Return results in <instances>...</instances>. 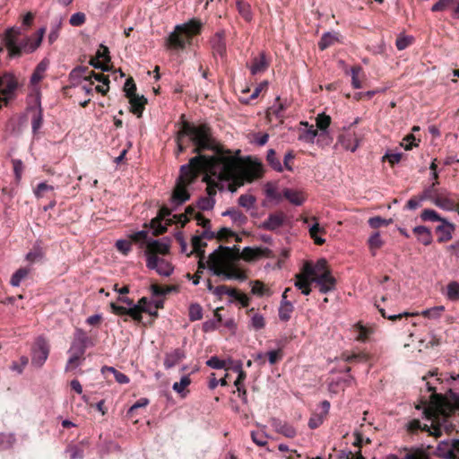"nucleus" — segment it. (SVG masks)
I'll list each match as a JSON object with an SVG mask.
<instances>
[{"instance_id":"obj_4","label":"nucleus","mask_w":459,"mask_h":459,"mask_svg":"<svg viewBox=\"0 0 459 459\" xmlns=\"http://www.w3.org/2000/svg\"><path fill=\"white\" fill-rule=\"evenodd\" d=\"M428 390L431 392L429 403L424 408L423 415L426 419H437L438 415L445 418H450L459 411V394L449 390V396L445 397L436 392L429 382L426 383Z\"/></svg>"},{"instance_id":"obj_51","label":"nucleus","mask_w":459,"mask_h":459,"mask_svg":"<svg viewBox=\"0 0 459 459\" xmlns=\"http://www.w3.org/2000/svg\"><path fill=\"white\" fill-rule=\"evenodd\" d=\"M251 292L254 294V295H257V296H264V295H270V290L268 288L265 287V285L260 281H253V286H252V289H251Z\"/></svg>"},{"instance_id":"obj_40","label":"nucleus","mask_w":459,"mask_h":459,"mask_svg":"<svg viewBox=\"0 0 459 459\" xmlns=\"http://www.w3.org/2000/svg\"><path fill=\"white\" fill-rule=\"evenodd\" d=\"M43 124L42 109L39 107L38 109L34 110L31 117V127L33 134H36Z\"/></svg>"},{"instance_id":"obj_59","label":"nucleus","mask_w":459,"mask_h":459,"mask_svg":"<svg viewBox=\"0 0 459 459\" xmlns=\"http://www.w3.org/2000/svg\"><path fill=\"white\" fill-rule=\"evenodd\" d=\"M413 42V38L411 36L400 35L395 41V46L398 50H403L411 46Z\"/></svg>"},{"instance_id":"obj_11","label":"nucleus","mask_w":459,"mask_h":459,"mask_svg":"<svg viewBox=\"0 0 459 459\" xmlns=\"http://www.w3.org/2000/svg\"><path fill=\"white\" fill-rule=\"evenodd\" d=\"M49 354V345L43 337H39L32 348L31 363L36 367H41Z\"/></svg>"},{"instance_id":"obj_6","label":"nucleus","mask_w":459,"mask_h":459,"mask_svg":"<svg viewBox=\"0 0 459 459\" xmlns=\"http://www.w3.org/2000/svg\"><path fill=\"white\" fill-rule=\"evenodd\" d=\"M203 23L198 19H191L187 22L177 25L166 39L168 48L182 50L192 44L193 38L201 34Z\"/></svg>"},{"instance_id":"obj_5","label":"nucleus","mask_w":459,"mask_h":459,"mask_svg":"<svg viewBox=\"0 0 459 459\" xmlns=\"http://www.w3.org/2000/svg\"><path fill=\"white\" fill-rule=\"evenodd\" d=\"M232 256L231 248L220 246L209 255L208 268L214 275L223 276L224 279L245 281L247 278V273L243 270L228 264Z\"/></svg>"},{"instance_id":"obj_54","label":"nucleus","mask_w":459,"mask_h":459,"mask_svg":"<svg viewBox=\"0 0 459 459\" xmlns=\"http://www.w3.org/2000/svg\"><path fill=\"white\" fill-rule=\"evenodd\" d=\"M455 5V0H439L436 3L432 8V12H441L445 10H450Z\"/></svg>"},{"instance_id":"obj_49","label":"nucleus","mask_w":459,"mask_h":459,"mask_svg":"<svg viewBox=\"0 0 459 459\" xmlns=\"http://www.w3.org/2000/svg\"><path fill=\"white\" fill-rule=\"evenodd\" d=\"M420 219L423 221H440V222L442 221V220H444L443 218H441L439 216V214L436 211L431 210V209L423 210L420 214Z\"/></svg>"},{"instance_id":"obj_16","label":"nucleus","mask_w":459,"mask_h":459,"mask_svg":"<svg viewBox=\"0 0 459 459\" xmlns=\"http://www.w3.org/2000/svg\"><path fill=\"white\" fill-rule=\"evenodd\" d=\"M171 211L167 206L160 208L158 215L151 221V227L155 236L161 235L166 232L167 228L161 224V221L169 216Z\"/></svg>"},{"instance_id":"obj_31","label":"nucleus","mask_w":459,"mask_h":459,"mask_svg":"<svg viewBox=\"0 0 459 459\" xmlns=\"http://www.w3.org/2000/svg\"><path fill=\"white\" fill-rule=\"evenodd\" d=\"M284 197L295 205H300L305 201L303 194L299 191L286 188L283 191Z\"/></svg>"},{"instance_id":"obj_21","label":"nucleus","mask_w":459,"mask_h":459,"mask_svg":"<svg viewBox=\"0 0 459 459\" xmlns=\"http://www.w3.org/2000/svg\"><path fill=\"white\" fill-rule=\"evenodd\" d=\"M169 251V246L160 240L149 241L146 246L147 257H158V255H166Z\"/></svg>"},{"instance_id":"obj_45","label":"nucleus","mask_w":459,"mask_h":459,"mask_svg":"<svg viewBox=\"0 0 459 459\" xmlns=\"http://www.w3.org/2000/svg\"><path fill=\"white\" fill-rule=\"evenodd\" d=\"M205 176L204 177V181L207 184L206 192L208 196L207 197H212L216 195L217 191L216 188L218 187V183H216L214 180L211 178L212 175L211 173L204 172Z\"/></svg>"},{"instance_id":"obj_61","label":"nucleus","mask_w":459,"mask_h":459,"mask_svg":"<svg viewBox=\"0 0 459 459\" xmlns=\"http://www.w3.org/2000/svg\"><path fill=\"white\" fill-rule=\"evenodd\" d=\"M325 419V417L324 416V414H321L319 412L313 413L308 420V427L311 429H317L320 425L323 424Z\"/></svg>"},{"instance_id":"obj_23","label":"nucleus","mask_w":459,"mask_h":459,"mask_svg":"<svg viewBox=\"0 0 459 459\" xmlns=\"http://www.w3.org/2000/svg\"><path fill=\"white\" fill-rule=\"evenodd\" d=\"M303 268L305 273L311 278L316 277V275H319L320 273H331L327 268V262L325 259L318 260L315 265L307 263Z\"/></svg>"},{"instance_id":"obj_63","label":"nucleus","mask_w":459,"mask_h":459,"mask_svg":"<svg viewBox=\"0 0 459 459\" xmlns=\"http://www.w3.org/2000/svg\"><path fill=\"white\" fill-rule=\"evenodd\" d=\"M255 203V197L252 195H241L238 198V204L244 208L249 209Z\"/></svg>"},{"instance_id":"obj_56","label":"nucleus","mask_w":459,"mask_h":459,"mask_svg":"<svg viewBox=\"0 0 459 459\" xmlns=\"http://www.w3.org/2000/svg\"><path fill=\"white\" fill-rule=\"evenodd\" d=\"M404 459H429L428 454L422 448L411 449Z\"/></svg>"},{"instance_id":"obj_12","label":"nucleus","mask_w":459,"mask_h":459,"mask_svg":"<svg viewBox=\"0 0 459 459\" xmlns=\"http://www.w3.org/2000/svg\"><path fill=\"white\" fill-rule=\"evenodd\" d=\"M109 62L110 56L108 48L103 45H100L95 56L91 58L90 65L101 71H107Z\"/></svg>"},{"instance_id":"obj_60","label":"nucleus","mask_w":459,"mask_h":459,"mask_svg":"<svg viewBox=\"0 0 459 459\" xmlns=\"http://www.w3.org/2000/svg\"><path fill=\"white\" fill-rule=\"evenodd\" d=\"M438 184L437 179L430 186L426 188L422 194L420 195V200H433L435 196L437 195V192L435 188L436 185Z\"/></svg>"},{"instance_id":"obj_44","label":"nucleus","mask_w":459,"mask_h":459,"mask_svg":"<svg viewBox=\"0 0 459 459\" xmlns=\"http://www.w3.org/2000/svg\"><path fill=\"white\" fill-rule=\"evenodd\" d=\"M445 311L444 306H437L431 308L426 309L421 312V315L424 317H428L429 319H437L441 316L442 313Z\"/></svg>"},{"instance_id":"obj_25","label":"nucleus","mask_w":459,"mask_h":459,"mask_svg":"<svg viewBox=\"0 0 459 459\" xmlns=\"http://www.w3.org/2000/svg\"><path fill=\"white\" fill-rule=\"evenodd\" d=\"M339 33L338 32H326L324 33L318 42V48L320 50H325L335 43L339 42Z\"/></svg>"},{"instance_id":"obj_20","label":"nucleus","mask_w":459,"mask_h":459,"mask_svg":"<svg viewBox=\"0 0 459 459\" xmlns=\"http://www.w3.org/2000/svg\"><path fill=\"white\" fill-rule=\"evenodd\" d=\"M455 225L448 222L445 219L436 228L437 241L440 243L447 242L452 238L453 232L455 231Z\"/></svg>"},{"instance_id":"obj_48","label":"nucleus","mask_w":459,"mask_h":459,"mask_svg":"<svg viewBox=\"0 0 459 459\" xmlns=\"http://www.w3.org/2000/svg\"><path fill=\"white\" fill-rule=\"evenodd\" d=\"M188 316H189L190 321H192V322L202 319V317H203L202 307L197 303L191 304L189 307V310H188Z\"/></svg>"},{"instance_id":"obj_47","label":"nucleus","mask_w":459,"mask_h":459,"mask_svg":"<svg viewBox=\"0 0 459 459\" xmlns=\"http://www.w3.org/2000/svg\"><path fill=\"white\" fill-rule=\"evenodd\" d=\"M277 432L289 438H293L297 435L295 428L288 423L280 424Z\"/></svg>"},{"instance_id":"obj_53","label":"nucleus","mask_w":459,"mask_h":459,"mask_svg":"<svg viewBox=\"0 0 459 459\" xmlns=\"http://www.w3.org/2000/svg\"><path fill=\"white\" fill-rule=\"evenodd\" d=\"M136 90H137V88H136L134 80L131 76L128 77L126 80V82L123 86V91L125 93V97L127 98V97H131L134 94H136Z\"/></svg>"},{"instance_id":"obj_42","label":"nucleus","mask_w":459,"mask_h":459,"mask_svg":"<svg viewBox=\"0 0 459 459\" xmlns=\"http://www.w3.org/2000/svg\"><path fill=\"white\" fill-rule=\"evenodd\" d=\"M446 297L452 301L459 299V282L454 281L447 284Z\"/></svg>"},{"instance_id":"obj_13","label":"nucleus","mask_w":459,"mask_h":459,"mask_svg":"<svg viewBox=\"0 0 459 459\" xmlns=\"http://www.w3.org/2000/svg\"><path fill=\"white\" fill-rule=\"evenodd\" d=\"M146 266L162 276H169L173 272L171 264L160 257H147Z\"/></svg>"},{"instance_id":"obj_52","label":"nucleus","mask_w":459,"mask_h":459,"mask_svg":"<svg viewBox=\"0 0 459 459\" xmlns=\"http://www.w3.org/2000/svg\"><path fill=\"white\" fill-rule=\"evenodd\" d=\"M331 121L332 119L330 116L325 115V113L319 114L316 118V127L321 131H325L331 125Z\"/></svg>"},{"instance_id":"obj_35","label":"nucleus","mask_w":459,"mask_h":459,"mask_svg":"<svg viewBox=\"0 0 459 459\" xmlns=\"http://www.w3.org/2000/svg\"><path fill=\"white\" fill-rule=\"evenodd\" d=\"M354 328L358 332L356 340L362 342H367L370 334L373 333V330L371 328L366 327L360 323H357L354 325Z\"/></svg>"},{"instance_id":"obj_7","label":"nucleus","mask_w":459,"mask_h":459,"mask_svg":"<svg viewBox=\"0 0 459 459\" xmlns=\"http://www.w3.org/2000/svg\"><path fill=\"white\" fill-rule=\"evenodd\" d=\"M21 33V29L18 27L9 28L5 31L4 41L11 58L20 56L23 52L32 53L40 45V39L25 37L20 39Z\"/></svg>"},{"instance_id":"obj_19","label":"nucleus","mask_w":459,"mask_h":459,"mask_svg":"<svg viewBox=\"0 0 459 459\" xmlns=\"http://www.w3.org/2000/svg\"><path fill=\"white\" fill-rule=\"evenodd\" d=\"M130 104V112L135 115L137 117L143 116L145 106L148 103L147 99L143 95L134 94L131 97L126 98Z\"/></svg>"},{"instance_id":"obj_3","label":"nucleus","mask_w":459,"mask_h":459,"mask_svg":"<svg viewBox=\"0 0 459 459\" xmlns=\"http://www.w3.org/2000/svg\"><path fill=\"white\" fill-rule=\"evenodd\" d=\"M204 163V156H195L189 160L187 164L181 166L180 174L171 197L173 203L181 204L190 198L186 187L197 179L201 172H206Z\"/></svg>"},{"instance_id":"obj_29","label":"nucleus","mask_w":459,"mask_h":459,"mask_svg":"<svg viewBox=\"0 0 459 459\" xmlns=\"http://www.w3.org/2000/svg\"><path fill=\"white\" fill-rule=\"evenodd\" d=\"M233 364L231 359L224 360L219 359L217 356L211 357L207 361L206 365L212 368L221 369L224 368L229 370Z\"/></svg>"},{"instance_id":"obj_64","label":"nucleus","mask_w":459,"mask_h":459,"mask_svg":"<svg viewBox=\"0 0 459 459\" xmlns=\"http://www.w3.org/2000/svg\"><path fill=\"white\" fill-rule=\"evenodd\" d=\"M215 200L212 197H201L198 201V207L203 211H209L213 208Z\"/></svg>"},{"instance_id":"obj_1","label":"nucleus","mask_w":459,"mask_h":459,"mask_svg":"<svg viewBox=\"0 0 459 459\" xmlns=\"http://www.w3.org/2000/svg\"><path fill=\"white\" fill-rule=\"evenodd\" d=\"M206 172L217 177L220 180H230L229 190L232 193L246 182H253L263 175L260 163L245 166L238 155H232L231 151L222 148L212 158L205 157Z\"/></svg>"},{"instance_id":"obj_62","label":"nucleus","mask_w":459,"mask_h":459,"mask_svg":"<svg viewBox=\"0 0 459 459\" xmlns=\"http://www.w3.org/2000/svg\"><path fill=\"white\" fill-rule=\"evenodd\" d=\"M15 438L13 435H6L0 433V450L11 448L13 445Z\"/></svg>"},{"instance_id":"obj_24","label":"nucleus","mask_w":459,"mask_h":459,"mask_svg":"<svg viewBox=\"0 0 459 459\" xmlns=\"http://www.w3.org/2000/svg\"><path fill=\"white\" fill-rule=\"evenodd\" d=\"M283 221L284 216L282 214L273 213L262 223L261 228L266 230H275L283 224Z\"/></svg>"},{"instance_id":"obj_43","label":"nucleus","mask_w":459,"mask_h":459,"mask_svg":"<svg viewBox=\"0 0 459 459\" xmlns=\"http://www.w3.org/2000/svg\"><path fill=\"white\" fill-rule=\"evenodd\" d=\"M191 244L193 247L191 253L195 252L197 255L200 254H205L204 247L207 246V244L203 241L202 237L194 236L191 239Z\"/></svg>"},{"instance_id":"obj_34","label":"nucleus","mask_w":459,"mask_h":459,"mask_svg":"<svg viewBox=\"0 0 459 459\" xmlns=\"http://www.w3.org/2000/svg\"><path fill=\"white\" fill-rule=\"evenodd\" d=\"M266 160L274 170L278 172H281L283 170V167L280 160L276 157V152L273 149H269L267 151Z\"/></svg>"},{"instance_id":"obj_26","label":"nucleus","mask_w":459,"mask_h":459,"mask_svg":"<svg viewBox=\"0 0 459 459\" xmlns=\"http://www.w3.org/2000/svg\"><path fill=\"white\" fill-rule=\"evenodd\" d=\"M413 233L417 237L418 240L425 246L429 245L432 241L431 232L425 226L415 227L413 229Z\"/></svg>"},{"instance_id":"obj_32","label":"nucleus","mask_w":459,"mask_h":459,"mask_svg":"<svg viewBox=\"0 0 459 459\" xmlns=\"http://www.w3.org/2000/svg\"><path fill=\"white\" fill-rule=\"evenodd\" d=\"M237 9H238L239 14L241 15V17L245 21H247V22L252 21L253 13H252L251 6L248 3H247L243 0H238L237 2Z\"/></svg>"},{"instance_id":"obj_58","label":"nucleus","mask_w":459,"mask_h":459,"mask_svg":"<svg viewBox=\"0 0 459 459\" xmlns=\"http://www.w3.org/2000/svg\"><path fill=\"white\" fill-rule=\"evenodd\" d=\"M213 294L218 296L220 299L223 295H228L230 297H232L233 294H237V290L236 289H231L230 287H228L227 285H220V286H217L214 289Z\"/></svg>"},{"instance_id":"obj_57","label":"nucleus","mask_w":459,"mask_h":459,"mask_svg":"<svg viewBox=\"0 0 459 459\" xmlns=\"http://www.w3.org/2000/svg\"><path fill=\"white\" fill-rule=\"evenodd\" d=\"M234 237L236 238V241H240V238L237 236L232 230H230L228 228H221L217 233H216V238L219 241L227 240L229 238Z\"/></svg>"},{"instance_id":"obj_36","label":"nucleus","mask_w":459,"mask_h":459,"mask_svg":"<svg viewBox=\"0 0 459 459\" xmlns=\"http://www.w3.org/2000/svg\"><path fill=\"white\" fill-rule=\"evenodd\" d=\"M340 142L345 149L355 152L359 146L358 139L355 135H343L340 138Z\"/></svg>"},{"instance_id":"obj_55","label":"nucleus","mask_w":459,"mask_h":459,"mask_svg":"<svg viewBox=\"0 0 459 459\" xmlns=\"http://www.w3.org/2000/svg\"><path fill=\"white\" fill-rule=\"evenodd\" d=\"M392 221H393L392 219L385 220L380 216H375V217L369 218L368 225L372 229H378L380 227L389 225L390 223H392Z\"/></svg>"},{"instance_id":"obj_41","label":"nucleus","mask_w":459,"mask_h":459,"mask_svg":"<svg viewBox=\"0 0 459 459\" xmlns=\"http://www.w3.org/2000/svg\"><path fill=\"white\" fill-rule=\"evenodd\" d=\"M318 233H325V230L323 228H320L319 224L316 222L309 229L310 237L314 239L316 245H323L325 240L317 236Z\"/></svg>"},{"instance_id":"obj_38","label":"nucleus","mask_w":459,"mask_h":459,"mask_svg":"<svg viewBox=\"0 0 459 459\" xmlns=\"http://www.w3.org/2000/svg\"><path fill=\"white\" fill-rule=\"evenodd\" d=\"M230 369L238 373V377L234 382L235 386L243 385L245 379L247 378V373L242 368V363L238 361L236 364H232Z\"/></svg>"},{"instance_id":"obj_37","label":"nucleus","mask_w":459,"mask_h":459,"mask_svg":"<svg viewBox=\"0 0 459 459\" xmlns=\"http://www.w3.org/2000/svg\"><path fill=\"white\" fill-rule=\"evenodd\" d=\"M191 384V378L189 375L183 376L179 382H175L173 384V390L178 394H180L182 397L186 395L185 390Z\"/></svg>"},{"instance_id":"obj_50","label":"nucleus","mask_w":459,"mask_h":459,"mask_svg":"<svg viewBox=\"0 0 459 459\" xmlns=\"http://www.w3.org/2000/svg\"><path fill=\"white\" fill-rule=\"evenodd\" d=\"M48 68V62L42 60L38 64L34 73L31 75V82H37L43 78V74L46 72Z\"/></svg>"},{"instance_id":"obj_18","label":"nucleus","mask_w":459,"mask_h":459,"mask_svg":"<svg viewBox=\"0 0 459 459\" xmlns=\"http://www.w3.org/2000/svg\"><path fill=\"white\" fill-rule=\"evenodd\" d=\"M211 46L213 56H220L225 58L227 56L226 41L223 31H218L211 39Z\"/></svg>"},{"instance_id":"obj_2","label":"nucleus","mask_w":459,"mask_h":459,"mask_svg":"<svg viewBox=\"0 0 459 459\" xmlns=\"http://www.w3.org/2000/svg\"><path fill=\"white\" fill-rule=\"evenodd\" d=\"M188 136L194 144L192 153L195 156H204L208 159L217 155L223 146L213 138L212 129L207 124L195 126L189 122H183L182 127L177 135L178 152H184L186 146L183 145V138Z\"/></svg>"},{"instance_id":"obj_22","label":"nucleus","mask_w":459,"mask_h":459,"mask_svg":"<svg viewBox=\"0 0 459 459\" xmlns=\"http://www.w3.org/2000/svg\"><path fill=\"white\" fill-rule=\"evenodd\" d=\"M186 358L184 350L177 348L170 352L166 353L164 359V367L166 368H171L178 365L181 360Z\"/></svg>"},{"instance_id":"obj_28","label":"nucleus","mask_w":459,"mask_h":459,"mask_svg":"<svg viewBox=\"0 0 459 459\" xmlns=\"http://www.w3.org/2000/svg\"><path fill=\"white\" fill-rule=\"evenodd\" d=\"M267 251H268V249L264 250L259 247L253 248V247H247L243 249V251L241 253V256L246 261H254V260L259 258L260 256H262L264 254V252H267Z\"/></svg>"},{"instance_id":"obj_14","label":"nucleus","mask_w":459,"mask_h":459,"mask_svg":"<svg viewBox=\"0 0 459 459\" xmlns=\"http://www.w3.org/2000/svg\"><path fill=\"white\" fill-rule=\"evenodd\" d=\"M122 302L126 303L130 306L129 308L123 307L121 306L117 305V315H128L134 320L140 322L142 320V313L147 312L145 307H141L140 306L133 305V300L128 298H119Z\"/></svg>"},{"instance_id":"obj_8","label":"nucleus","mask_w":459,"mask_h":459,"mask_svg":"<svg viewBox=\"0 0 459 459\" xmlns=\"http://www.w3.org/2000/svg\"><path fill=\"white\" fill-rule=\"evenodd\" d=\"M70 78L73 81H78V90L82 91L87 94L91 93L92 91V84L91 79L94 78L95 81L102 82V84H99L95 87V90L102 94H105L109 87V80L101 72L95 73L92 70H90L85 66H78L73 69L70 73Z\"/></svg>"},{"instance_id":"obj_15","label":"nucleus","mask_w":459,"mask_h":459,"mask_svg":"<svg viewBox=\"0 0 459 459\" xmlns=\"http://www.w3.org/2000/svg\"><path fill=\"white\" fill-rule=\"evenodd\" d=\"M311 281L316 283L321 293H327L335 289L336 280L331 273H324L311 278Z\"/></svg>"},{"instance_id":"obj_39","label":"nucleus","mask_w":459,"mask_h":459,"mask_svg":"<svg viewBox=\"0 0 459 459\" xmlns=\"http://www.w3.org/2000/svg\"><path fill=\"white\" fill-rule=\"evenodd\" d=\"M70 357L65 365V371H72L76 369L80 365L82 360L83 359V355L69 353Z\"/></svg>"},{"instance_id":"obj_10","label":"nucleus","mask_w":459,"mask_h":459,"mask_svg":"<svg viewBox=\"0 0 459 459\" xmlns=\"http://www.w3.org/2000/svg\"><path fill=\"white\" fill-rule=\"evenodd\" d=\"M92 345L93 342L87 333L82 329L76 328L68 353L84 355L86 349Z\"/></svg>"},{"instance_id":"obj_27","label":"nucleus","mask_w":459,"mask_h":459,"mask_svg":"<svg viewBox=\"0 0 459 459\" xmlns=\"http://www.w3.org/2000/svg\"><path fill=\"white\" fill-rule=\"evenodd\" d=\"M294 311V307L290 301L281 300L279 307V318L282 322H288L291 314Z\"/></svg>"},{"instance_id":"obj_30","label":"nucleus","mask_w":459,"mask_h":459,"mask_svg":"<svg viewBox=\"0 0 459 459\" xmlns=\"http://www.w3.org/2000/svg\"><path fill=\"white\" fill-rule=\"evenodd\" d=\"M300 125L305 126L307 129L299 135V140H303L307 143H313L315 137L317 135V130L315 129L313 125H309L307 121H301Z\"/></svg>"},{"instance_id":"obj_9","label":"nucleus","mask_w":459,"mask_h":459,"mask_svg":"<svg viewBox=\"0 0 459 459\" xmlns=\"http://www.w3.org/2000/svg\"><path fill=\"white\" fill-rule=\"evenodd\" d=\"M428 420H431V429L433 431L427 424H422L418 419H412L407 422L405 425L406 431L411 435H416L419 431H426L429 433V436L439 437L442 435V429L448 431L451 427V425H448L449 418H445L443 415H438L435 420L433 419Z\"/></svg>"},{"instance_id":"obj_33","label":"nucleus","mask_w":459,"mask_h":459,"mask_svg":"<svg viewBox=\"0 0 459 459\" xmlns=\"http://www.w3.org/2000/svg\"><path fill=\"white\" fill-rule=\"evenodd\" d=\"M222 216H230L231 220L238 225H243L246 223L247 218L246 215L242 213V212L237 209H228L227 211L222 212Z\"/></svg>"},{"instance_id":"obj_46","label":"nucleus","mask_w":459,"mask_h":459,"mask_svg":"<svg viewBox=\"0 0 459 459\" xmlns=\"http://www.w3.org/2000/svg\"><path fill=\"white\" fill-rule=\"evenodd\" d=\"M29 274V270L26 268L18 269L11 277L10 283L13 287H18L21 281Z\"/></svg>"},{"instance_id":"obj_17","label":"nucleus","mask_w":459,"mask_h":459,"mask_svg":"<svg viewBox=\"0 0 459 459\" xmlns=\"http://www.w3.org/2000/svg\"><path fill=\"white\" fill-rule=\"evenodd\" d=\"M270 65V60L266 57L264 52H261L257 56H255L251 60L250 65H248L250 72L253 75L264 74Z\"/></svg>"}]
</instances>
